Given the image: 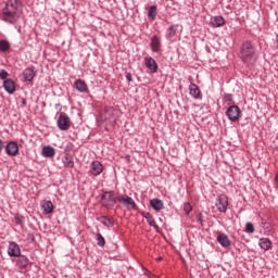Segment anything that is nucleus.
<instances>
[{"label":"nucleus","mask_w":278,"mask_h":278,"mask_svg":"<svg viewBox=\"0 0 278 278\" xmlns=\"http://www.w3.org/2000/svg\"><path fill=\"white\" fill-rule=\"evenodd\" d=\"M184 212L187 216L192 212V205L189 202H186L184 204Z\"/></svg>","instance_id":"2f4dec72"},{"label":"nucleus","mask_w":278,"mask_h":278,"mask_svg":"<svg viewBox=\"0 0 278 278\" xmlns=\"http://www.w3.org/2000/svg\"><path fill=\"white\" fill-rule=\"evenodd\" d=\"M26 240H27L28 242H35V241H36V237L34 236V233L28 232V233H27V237H26Z\"/></svg>","instance_id":"c9c22d12"},{"label":"nucleus","mask_w":278,"mask_h":278,"mask_svg":"<svg viewBox=\"0 0 278 278\" xmlns=\"http://www.w3.org/2000/svg\"><path fill=\"white\" fill-rule=\"evenodd\" d=\"M53 202H51V200L46 201L42 205H41V210H43V214H51L53 212Z\"/></svg>","instance_id":"a878e982"},{"label":"nucleus","mask_w":278,"mask_h":278,"mask_svg":"<svg viewBox=\"0 0 278 278\" xmlns=\"http://www.w3.org/2000/svg\"><path fill=\"white\" fill-rule=\"evenodd\" d=\"M23 10V1L21 0H7L2 9L1 21L8 25H16L21 21V12Z\"/></svg>","instance_id":"f257e3e1"},{"label":"nucleus","mask_w":278,"mask_h":278,"mask_svg":"<svg viewBox=\"0 0 278 278\" xmlns=\"http://www.w3.org/2000/svg\"><path fill=\"white\" fill-rule=\"evenodd\" d=\"M189 94L193 98V99H201V89L199 88V86H197V84L191 83L189 86Z\"/></svg>","instance_id":"dca6fc26"},{"label":"nucleus","mask_w":278,"mask_h":278,"mask_svg":"<svg viewBox=\"0 0 278 278\" xmlns=\"http://www.w3.org/2000/svg\"><path fill=\"white\" fill-rule=\"evenodd\" d=\"M226 116L231 123H236V121H240L242 117V110L238 105H230L226 110Z\"/></svg>","instance_id":"20e7f679"},{"label":"nucleus","mask_w":278,"mask_h":278,"mask_svg":"<svg viewBox=\"0 0 278 278\" xmlns=\"http://www.w3.org/2000/svg\"><path fill=\"white\" fill-rule=\"evenodd\" d=\"M126 80L127 81H134V77L131 76V73L126 74Z\"/></svg>","instance_id":"e433bc0d"},{"label":"nucleus","mask_w":278,"mask_h":278,"mask_svg":"<svg viewBox=\"0 0 278 278\" xmlns=\"http://www.w3.org/2000/svg\"><path fill=\"white\" fill-rule=\"evenodd\" d=\"M56 125L61 131H68L71 129V117L66 114H61L58 118Z\"/></svg>","instance_id":"0eeeda50"},{"label":"nucleus","mask_w":278,"mask_h":278,"mask_svg":"<svg viewBox=\"0 0 278 278\" xmlns=\"http://www.w3.org/2000/svg\"><path fill=\"white\" fill-rule=\"evenodd\" d=\"M100 223L104 225V227H114V219L110 218L109 216H101L100 217Z\"/></svg>","instance_id":"cd10ccee"},{"label":"nucleus","mask_w":278,"mask_h":278,"mask_svg":"<svg viewBox=\"0 0 278 278\" xmlns=\"http://www.w3.org/2000/svg\"><path fill=\"white\" fill-rule=\"evenodd\" d=\"M55 108H60V104H55Z\"/></svg>","instance_id":"c03bdc74"},{"label":"nucleus","mask_w":278,"mask_h":278,"mask_svg":"<svg viewBox=\"0 0 278 278\" xmlns=\"http://www.w3.org/2000/svg\"><path fill=\"white\" fill-rule=\"evenodd\" d=\"M8 71L5 70H0V79H8Z\"/></svg>","instance_id":"f704fd0d"},{"label":"nucleus","mask_w":278,"mask_h":278,"mask_svg":"<svg viewBox=\"0 0 278 278\" xmlns=\"http://www.w3.org/2000/svg\"><path fill=\"white\" fill-rule=\"evenodd\" d=\"M90 173L93 175V177H99V175L103 173V164H101L99 161H93L90 164Z\"/></svg>","instance_id":"ddd939ff"},{"label":"nucleus","mask_w":278,"mask_h":278,"mask_svg":"<svg viewBox=\"0 0 278 278\" xmlns=\"http://www.w3.org/2000/svg\"><path fill=\"white\" fill-rule=\"evenodd\" d=\"M224 99H225V101H228L229 103H231L233 101V94L225 93Z\"/></svg>","instance_id":"72a5a7b5"},{"label":"nucleus","mask_w":278,"mask_h":278,"mask_svg":"<svg viewBox=\"0 0 278 278\" xmlns=\"http://www.w3.org/2000/svg\"><path fill=\"white\" fill-rule=\"evenodd\" d=\"M10 41L7 39L0 40V53H8V51H10Z\"/></svg>","instance_id":"c85d7f7f"},{"label":"nucleus","mask_w":278,"mask_h":278,"mask_svg":"<svg viewBox=\"0 0 278 278\" xmlns=\"http://www.w3.org/2000/svg\"><path fill=\"white\" fill-rule=\"evenodd\" d=\"M2 87L4 88L5 92H8V94H14V92H16V83L12 78H7L3 81Z\"/></svg>","instance_id":"f8f14e48"},{"label":"nucleus","mask_w":278,"mask_h":278,"mask_svg":"<svg viewBox=\"0 0 278 278\" xmlns=\"http://www.w3.org/2000/svg\"><path fill=\"white\" fill-rule=\"evenodd\" d=\"M117 202L122 203L127 210H138V204H136V201L127 194H119L117 197Z\"/></svg>","instance_id":"39448f33"},{"label":"nucleus","mask_w":278,"mask_h":278,"mask_svg":"<svg viewBox=\"0 0 278 278\" xmlns=\"http://www.w3.org/2000/svg\"><path fill=\"white\" fill-rule=\"evenodd\" d=\"M150 205L155 212H162L164 210V202L157 198L152 199Z\"/></svg>","instance_id":"a211bd4d"},{"label":"nucleus","mask_w":278,"mask_h":278,"mask_svg":"<svg viewBox=\"0 0 278 278\" xmlns=\"http://www.w3.org/2000/svg\"><path fill=\"white\" fill-rule=\"evenodd\" d=\"M211 25L212 27H215V28L223 27V25H225V17L220 15L212 17Z\"/></svg>","instance_id":"5701e85b"},{"label":"nucleus","mask_w":278,"mask_h":278,"mask_svg":"<svg viewBox=\"0 0 278 278\" xmlns=\"http://www.w3.org/2000/svg\"><path fill=\"white\" fill-rule=\"evenodd\" d=\"M157 17V5H151L148 11L149 21H155Z\"/></svg>","instance_id":"bb28decb"},{"label":"nucleus","mask_w":278,"mask_h":278,"mask_svg":"<svg viewBox=\"0 0 278 278\" xmlns=\"http://www.w3.org/2000/svg\"><path fill=\"white\" fill-rule=\"evenodd\" d=\"M116 199L114 191H102L101 205L102 207H114L116 205Z\"/></svg>","instance_id":"7ed1b4c3"},{"label":"nucleus","mask_w":278,"mask_h":278,"mask_svg":"<svg viewBox=\"0 0 278 278\" xmlns=\"http://www.w3.org/2000/svg\"><path fill=\"white\" fill-rule=\"evenodd\" d=\"M143 218H146L148 225H150V227H153V229H155V231L157 233H160V226H157V223H155V218H153V215H151L150 213H147Z\"/></svg>","instance_id":"6ab92c4d"},{"label":"nucleus","mask_w":278,"mask_h":278,"mask_svg":"<svg viewBox=\"0 0 278 278\" xmlns=\"http://www.w3.org/2000/svg\"><path fill=\"white\" fill-rule=\"evenodd\" d=\"M275 181H276V187L278 188V172L276 173Z\"/></svg>","instance_id":"58836bf2"},{"label":"nucleus","mask_w":278,"mask_h":278,"mask_svg":"<svg viewBox=\"0 0 278 278\" xmlns=\"http://www.w3.org/2000/svg\"><path fill=\"white\" fill-rule=\"evenodd\" d=\"M62 162L65 168H74L75 166V161L73 160V155L68 153L64 155V157L62 159Z\"/></svg>","instance_id":"412c9836"},{"label":"nucleus","mask_w":278,"mask_h":278,"mask_svg":"<svg viewBox=\"0 0 278 278\" xmlns=\"http://www.w3.org/2000/svg\"><path fill=\"white\" fill-rule=\"evenodd\" d=\"M144 64L150 73H157V62L151 56H146Z\"/></svg>","instance_id":"4468645a"},{"label":"nucleus","mask_w":278,"mask_h":278,"mask_svg":"<svg viewBox=\"0 0 278 278\" xmlns=\"http://www.w3.org/2000/svg\"><path fill=\"white\" fill-rule=\"evenodd\" d=\"M76 90L78 92H88V84H86V80L78 78L74 84Z\"/></svg>","instance_id":"f3484780"},{"label":"nucleus","mask_w":278,"mask_h":278,"mask_svg":"<svg viewBox=\"0 0 278 278\" xmlns=\"http://www.w3.org/2000/svg\"><path fill=\"white\" fill-rule=\"evenodd\" d=\"M258 244L263 251H270L273 249V242L268 238H261Z\"/></svg>","instance_id":"4be33fe9"},{"label":"nucleus","mask_w":278,"mask_h":278,"mask_svg":"<svg viewBox=\"0 0 278 278\" xmlns=\"http://www.w3.org/2000/svg\"><path fill=\"white\" fill-rule=\"evenodd\" d=\"M156 262H162V256H159V257L156 258Z\"/></svg>","instance_id":"79ce46f5"},{"label":"nucleus","mask_w":278,"mask_h":278,"mask_svg":"<svg viewBox=\"0 0 278 278\" xmlns=\"http://www.w3.org/2000/svg\"><path fill=\"white\" fill-rule=\"evenodd\" d=\"M179 29V24H173L170 25L166 33H165V38L166 40H170V38H175L177 36V30Z\"/></svg>","instance_id":"2eb2a0df"},{"label":"nucleus","mask_w":278,"mask_h":278,"mask_svg":"<svg viewBox=\"0 0 278 278\" xmlns=\"http://www.w3.org/2000/svg\"><path fill=\"white\" fill-rule=\"evenodd\" d=\"M150 49L152 53H162V37L153 35L150 39Z\"/></svg>","instance_id":"6e6552de"},{"label":"nucleus","mask_w":278,"mask_h":278,"mask_svg":"<svg viewBox=\"0 0 278 278\" xmlns=\"http://www.w3.org/2000/svg\"><path fill=\"white\" fill-rule=\"evenodd\" d=\"M17 31L21 33V28H18Z\"/></svg>","instance_id":"a18cd8bd"},{"label":"nucleus","mask_w":278,"mask_h":278,"mask_svg":"<svg viewBox=\"0 0 278 278\" xmlns=\"http://www.w3.org/2000/svg\"><path fill=\"white\" fill-rule=\"evenodd\" d=\"M15 223L16 225H23L25 223V217L23 215H16Z\"/></svg>","instance_id":"473e14b6"},{"label":"nucleus","mask_w":278,"mask_h":278,"mask_svg":"<svg viewBox=\"0 0 278 278\" xmlns=\"http://www.w3.org/2000/svg\"><path fill=\"white\" fill-rule=\"evenodd\" d=\"M217 242H219L225 249L231 247V240H229V237L225 233L217 236Z\"/></svg>","instance_id":"aec40b11"},{"label":"nucleus","mask_w":278,"mask_h":278,"mask_svg":"<svg viewBox=\"0 0 278 278\" xmlns=\"http://www.w3.org/2000/svg\"><path fill=\"white\" fill-rule=\"evenodd\" d=\"M8 255L10 257H21V247L18 243L12 241L9 243Z\"/></svg>","instance_id":"9b49d317"},{"label":"nucleus","mask_w":278,"mask_h":278,"mask_svg":"<svg viewBox=\"0 0 278 278\" xmlns=\"http://www.w3.org/2000/svg\"><path fill=\"white\" fill-rule=\"evenodd\" d=\"M215 205L222 214L227 213V207H229V198L226 194L217 195Z\"/></svg>","instance_id":"423d86ee"},{"label":"nucleus","mask_w":278,"mask_h":278,"mask_svg":"<svg viewBox=\"0 0 278 278\" xmlns=\"http://www.w3.org/2000/svg\"><path fill=\"white\" fill-rule=\"evenodd\" d=\"M276 42H277V45H278V35H276Z\"/></svg>","instance_id":"37998d69"},{"label":"nucleus","mask_w":278,"mask_h":278,"mask_svg":"<svg viewBox=\"0 0 278 278\" xmlns=\"http://www.w3.org/2000/svg\"><path fill=\"white\" fill-rule=\"evenodd\" d=\"M198 223H200V225H203V218H201V215L198 217Z\"/></svg>","instance_id":"ea45409f"},{"label":"nucleus","mask_w":278,"mask_h":278,"mask_svg":"<svg viewBox=\"0 0 278 278\" xmlns=\"http://www.w3.org/2000/svg\"><path fill=\"white\" fill-rule=\"evenodd\" d=\"M22 105H27V100L26 99H22Z\"/></svg>","instance_id":"a19ab883"},{"label":"nucleus","mask_w":278,"mask_h":278,"mask_svg":"<svg viewBox=\"0 0 278 278\" xmlns=\"http://www.w3.org/2000/svg\"><path fill=\"white\" fill-rule=\"evenodd\" d=\"M240 58L244 66H255L257 64V49L251 40L244 41L240 47Z\"/></svg>","instance_id":"f03ea898"},{"label":"nucleus","mask_w":278,"mask_h":278,"mask_svg":"<svg viewBox=\"0 0 278 278\" xmlns=\"http://www.w3.org/2000/svg\"><path fill=\"white\" fill-rule=\"evenodd\" d=\"M4 147H5V144L3 143V140L0 139V153H1V151H3Z\"/></svg>","instance_id":"4c0bfd02"},{"label":"nucleus","mask_w":278,"mask_h":278,"mask_svg":"<svg viewBox=\"0 0 278 278\" xmlns=\"http://www.w3.org/2000/svg\"><path fill=\"white\" fill-rule=\"evenodd\" d=\"M96 236H97V244H98V247H105V238H103V235L98 232Z\"/></svg>","instance_id":"c756f323"},{"label":"nucleus","mask_w":278,"mask_h":278,"mask_svg":"<svg viewBox=\"0 0 278 278\" xmlns=\"http://www.w3.org/2000/svg\"><path fill=\"white\" fill-rule=\"evenodd\" d=\"M245 231L247 233H255V226H253V223L248 222L245 224Z\"/></svg>","instance_id":"7c9ffc66"},{"label":"nucleus","mask_w":278,"mask_h":278,"mask_svg":"<svg viewBox=\"0 0 278 278\" xmlns=\"http://www.w3.org/2000/svg\"><path fill=\"white\" fill-rule=\"evenodd\" d=\"M5 153L10 157H16L18 155V143L16 141H10L5 146Z\"/></svg>","instance_id":"9d476101"},{"label":"nucleus","mask_w":278,"mask_h":278,"mask_svg":"<svg viewBox=\"0 0 278 278\" xmlns=\"http://www.w3.org/2000/svg\"><path fill=\"white\" fill-rule=\"evenodd\" d=\"M41 153L43 157H53L55 155V149L51 146H46L42 148Z\"/></svg>","instance_id":"b1692460"},{"label":"nucleus","mask_w":278,"mask_h":278,"mask_svg":"<svg viewBox=\"0 0 278 278\" xmlns=\"http://www.w3.org/2000/svg\"><path fill=\"white\" fill-rule=\"evenodd\" d=\"M16 264H17L18 268H26L27 266H29V258L26 255L20 254Z\"/></svg>","instance_id":"393cba45"},{"label":"nucleus","mask_w":278,"mask_h":278,"mask_svg":"<svg viewBox=\"0 0 278 278\" xmlns=\"http://www.w3.org/2000/svg\"><path fill=\"white\" fill-rule=\"evenodd\" d=\"M36 66L31 65L26 67L22 73L23 81H33L34 77H36Z\"/></svg>","instance_id":"1a4fd4ad"}]
</instances>
